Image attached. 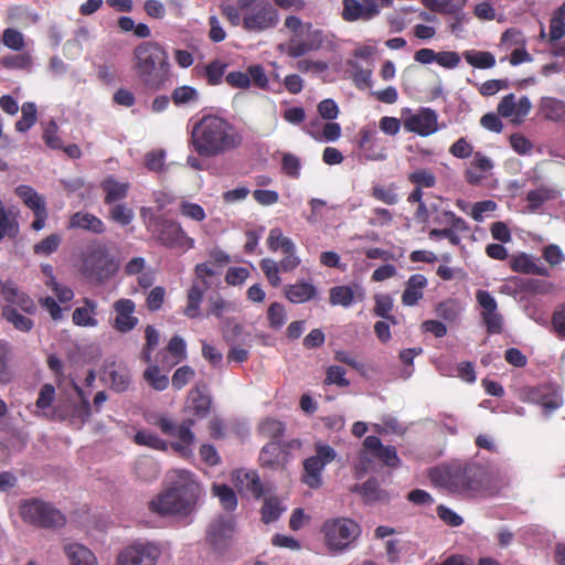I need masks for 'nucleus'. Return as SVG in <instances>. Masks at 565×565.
I'll return each mask as SVG.
<instances>
[{
  "mask_svg": "<svg viewBox=\"0 0 565 565\" xmlns=\"http://www.w3.org/2000/svg\"><path fill=\"white\" fill-rule=\"evenodd\" d=\"M221 13L233 25L247 33H263L276 29L280 14L269 0H237L235 4H221Z\"/></svg>",
  "mask_w": 565,
  "mask_h": 565,
  "instance_id": "20e7f679",
  "label": "nucleus"
},
{
  "mask_svg": "<svg viewBox=\"0 0 565 565\" xmlns=\"http://www.w3.org/2000/svg\"><path fill=\"white\" fill-rule=\"evenodd\" d=\"M375 306L373 312L376 317L383 318L392 324H396V318L391 313L393 310V299L387 294L375 295Z\"/></svg>",
  "mask_w": 565,
  "mask_h": 565,
  "instance_id": "de8ad7c7",
  "label": "nucleus"
},
{
  "mask_svg": "<svg viewBox=\"0 0 565 565\" xmlns=\"http://www.w3.org/2000/svg\"><path fill=\"white\" fill-rule=\"evenodd\" d=\"M160 554L154 543H134L119 553L116 565H156Z\"/></svg>",
  "mask_w": 565,
  "mask_h": 565,
  "instance_id": "ddd939ff",
  "label": "nucleus"
},
{
  "mask_svg": "<svg viewBox=\"0 0 565 565\" xmlns=\"http://www.w3.org/2000/svg\"><path fill=\"white\" fill-rule=\"evenodd\" d=\"M301 162L300 159L292 153H285L281 159V170L285 174L292 179H298L300 175Z\"/></svg>",
  "mask_w": 565,
  "mask_h": 565,
  "instance_id": "774afa93",
  "label": "nucleus"
},
{
  "mask_svg": "<svg viewBox=\"0 0 565 565\" xmlns=\"http://www.w3.org/2000/svg\"><path fill=\"white\" fill-rule=\"evenodd\" d=\"M104 193V203L113 205L128 196L130 183L118 181L114 175H108L99 184Z\"/></svg>",
  "mask_w": 565,
  "mask_h": 565,
  "instance_id": "c85d7f7f",
  "label": "nucleus"
},
{
  "mask_svg": "<svg viewBox=\"0 0 565 565\" xmlns=\"http://www.w3.org/2000/svg\"><path fill=\"white\" fill-rule=\"evenodd\" d=\"M443 216L445 217V227L430 230L428 234L429 238H446L454 246L460 245L461 238L459 234L469 232L470 227L468 223L452 211H443Z\"/></svg>",
  "mask_w": 565,
  "mask_h": 565,
  "instance_id": "dca6fc26",
  "label": "nucleus"
},
{
  "mask_svg": "<svg viewBox=\"0 0 565 565\" xmlns=\"http://www.w3.org/2000/svg\"><path fill=\"white\" fill-rule=\"evenodd\" d=\"M530 402L541 405L545 413H552L557 409L562 403V395L551 385H539L527 391Z\"/></svg>",
  "mask_w": 565,
  "mask_h": 565,
  "instance_id": "b1692460",
  "label": "nucleus"
},
{
  "mask_svg": "<svg viewBox=\"0 0 565 565\" xmlns=\"http://www.w3.org/2000/svg\"><path fill=\"white\" fill-rule=\"evenodd\" d=\"M19 513L25 523L40 529H60L66 524V516L58 509L40 499L22 501Z\"/></svg>",
  "mask_w": 565,
  "mask_h": 565,
  "instance_id": "1a4fd4ad",
  "label": "nucleus"
},
{
  "mask_svg": "<svg viewBox=\"0 0 565 565\" xmlns=\"http://www.w3.org/2000/svg\"><path fill=\"white\" fill-rule=\"evenodd\" d=\"M3 44L14 51H21L24 47L23 34L13 28H8L2 33Z\"/></svg>",
  "mask_w": 565,
  "mask_h": 565,
  "instance_id": "338daca9",
  "label": "nucleus"
},
{
  "mask_svg": "<svg viewBox=\"0 0 565 565\" xmlns=\"http://www.w3.org/2000/svg\"><path fill=\"white\" fill-rule=\"evenodd\" d=\"M199 99L198 90L189 85L175 87L171 93V100L177 106H183L190 103H195Z\"/></svg>",
  "mask_w": 565,
  "mask_h": 565,
  "instance_id": "6e6d98bb",
  "label": "nucleus"
},
{
  "mask_svg": "<svg viewBox=\"0 0 565 565\" xmlns=\"http://www.w3.org/2000/svg\"><path fill=\"white\" fill-rule=\"evenodd\" d=\"M195 376V371L189 366L183 365L178 367L171 379L172 387L175 391L183 388L186 384H189Z\"/></svg>",
  "mask_w": 565,
  "mask_h": 565,
  "instance_id": "69168bd1",
  "label": "nucleus"
},
{
  "mask_svg": "<svg viewBox=\"0 0 565 565\" xmlns=\"http://www.w3.org/2000/svg\"><path fill=\"white\" fill-rule=\"evenodd\" d=\"M294 245V242L289 237L284 236L280 228L275 227L269 231L267 237V246L269 250L277 252L280 249L281 252H291Z\"/></svg>",
  "mask_w": 565,
  "mask_h": 565,
  "instance_id": "8fccbe9b",
  "label": "nucleus"
},
{
  "mask_svg": "<svg viewBox=\"0 0 565 565\" xmlns=\"http://www.w3.org/2000/svg\"><path fill=\"white\" fill-rule=\"evenodd\" d=\"M84 307H78L74 310L72 319L74 324L78 327H96L98 321L95 318L97 313L96 301L84 298Z\"/></svg>",
  "mask_w": 565,
  "mask_h": 565,
  "instance_id": "72a5a7b5",
  "label": "nucleus"
},
{
  "mask_svg": "<svg viewBox=\"0 0 565 565\" xmlns=\"http://www.w3.org/2000/svg\"><path fill=\"white\" fill-rule=\"evenodd\" d=\"M512 271L525 275H536L547 277L550 271L546 267L539 264L537 259L526 253L512 255L509 260Z\"/></svg>",
  "mask_w": 565,
  "mask_h": 565,
  "instance_id": "a878e982",
  "label": "nucleus"
},
{
  "mask_svg": "<svg viewBox=\"0 0 565 565\" xmlns=\"http://www.w3.org/2000/svg\"><path fill=\"white\" fill-rule=\"evenodd\" d=\"M146 420L150 425L157 426L162 434L179 439L178 443L172 444V448L175 451L183 452L194 441V434L191 430V427L194 424L192 419L177 425L164 414L151 413L146 416Z\"/></svg>",
  "mask_w": 565,
  "mask_h": 565,
  "instance_id": "9d476101",
  "label": "nucleus"
},
{
  "mask_svg": "<svg viewBox=\"0 0 565 565\" xmlns=\"http://www.w3.org/2000/svg\"><path fill=\"white\" fill-rule=\"evenodd\" d=\"M363 446L365 450L359 454L361 469L367 470L371 463L369 451L387 467L396 468L399 466L401 459L397 456L396 448L394 446H384L377 436L365 437Z\"/></svg>",
  "mask_w": 565,
  "mask_h": 565,
  "instance_id": "f8f14e48",
  "label": "nucleus"
},
{
  "mask_svg": "<svg viewBox=\"0 0 565 565\" xmlns=\"http://www.w3.org/2000/svg\"><path fill=\"white\" fill-rule=\"evenodd\" d=\"M467 0H425V7L433 12L458 14Z\"/></svg>",
  "mask_w": 565,
  "mask_h": 565,
  "instance_id": "79ce46f5",
  "label": "nucleus"
},
{
  "mask_svg": "<svg viewBox=\"0 0 565 565\" xmlns=\"http://www.w3.org/2000/svg\"><path fill=\"white\" fill-rule=\"evenodd\" d=\"M462 55L469 65L477 68L486 70L495 65V57L491 52L469 50Z\"/></svg>",
  "mask_w": 565,
  "mask_h": 565,
  "instance_id": "c03bdc74",
  "label": "nucleus"
},
{
  "mask_svg": "<svg viewBox=\"0 0 565 565\" xmlns=\"http://www.w3.org/2000/svg\"><path fill=\"white\" fill-rule=\"evenodd\" d=\"M355 300L351 286H335L330 289L329 301L332 306L350 307Z\"/></svg>",
  "mask_w": 565,
  "mask_h": 565,
  "instance_id": "49530a36",
  "label": "nucleus"
},
{
  "mask_svg": "<svg viewBox=\"0 0 565 565\" xmlns=\"http://www.w3.org/2000/svg\"><path fill=\"white\" fill-rule=\"evenodd\" d=\"M228 64L222 60H213L202 67L200 76L205 79L210 86H217L222 83Z\"/></svg>",
  "mask_w": 565,
  "mask_h": 565,
  "instance_id": "58836bf2",
  "label": "nucleus"
},
{
  "mask_svg": "<svg viewBox=\"0 0 565 565\" xmlns=\"http://www.w3.org/2000/svg\"><path fill=\"white\" fill-rule=\"evenodd\" d=\"M492 160L480 151L472 156V160L463 171L465 181L472 186L480 185L487 174L493 169Z\"/></svg>",
  "mask_w": 565,
  "mask_h": 565,
  "instance_id": "5701e85b",
  "label": "nucleus"
},
{
  "mask_svg": "<svg viewBox=\"0 0 565 565\" xmlns=\"http://www.w3.org/2000/svg\"><path fill=\"white\" fill-rule=\"evenodd\" d=\"M285 508L277 497L266 498L262 507V521L266 524L275 522L279 519Z\"/></svg>",
  "mask_w": 565,
  "mask_h": 565,
  "instance_id": "3c124183",
  "label": "nucleus"
},
{
  "mask_svg": "<svg viewBox=\"0 0 565 565\" xmlns=\"http://www.w3.org/2000/svg\"><path fill=\"white\" fill-rule=\"evenodd\" d=\"M110 387L117 393L126 392L131 383L130 370L125 365H118L108 371Z\"/></svg>",
  "mask_w": 565,
  "mask_h": 565,
  "instance_id": "ea45409f",
  "label": "nucleus"
},
{
  "mask_svg": "<svg viewBox=\"0 0 565 565\" xmlns=\"http://www.w3.org/2000/svg\"><path fill=\"white\" fill-rule=\"evenodd\" d=\"M335 457L337 452L331 446L316 444V454L303 461L302 482L311 489L320 488L322 484L321 472Z\"/></svg>",
  "mask_w": 565,
  "mask_h": 565,
  "instance_id": "9b49d317",
  "label": "nucleus"
},
{
  "mask_svg": "<svg viewBox=\"0 0 565 565\" xmlns=\"http://www.w3.org/2000/svg\"><path fill=\"white\" fill-rule=\"evenodd\" d=\"M234 532V519L232 516H220L210 524L207 535L213 545L222 546L232 539Z\"/></svg>",
  "mask_w": 565,
  "mask_h": 565,
  "instance_id": "cd10ccee",
  "label": "nucleus"
},
{
  "mask_svg": "<svg viewBox=\"0 0 565 565\" xmlns=\"http://www.w3.org/2000/svg\"><path fill=\"white\" fill-rule=\"evenodd\" d=\"M205 385L201 388L199 385H196L194 388H192L189 392V409L190 412L199 417L204 418L209 415L211 409V397L207 395L205 391Z\"/></svg>",
  "mask_w": 565,
  "mask_h": 565,
  "instance_id": "2f4dec72",
  "label": "nucleus"
},
{
  "mask_svg": "<svg viewBox=\"0 0 565 565\" xmlns=\"http://www.w3.org/2000/svg\"><path fill=\"white\" fill-rule=\"evenodd\" d=\"M404 127L407 131L427 137L438 130L437 114L430 108H423L419 113L406 118Z\"/></svg>",
  "mask_w": 565,
  "mask_h": 565,
  "instance_id": "aec40b11",
  "label": "nucleus"
},
{
  "mask_svg": "<svg viewBox=\"0 0 565 565\" xmlns=\"http://www.w3.org/2000/svg\"><path fill=\"white\" fill-rule=\"evenodd\" d=\"M147 211L145 207L141 210V217L145 220L147 230L160 245L181 253L194 247V239L185 233L179 222L154 214L147 217Z\"/></svg>",
  "mask_w": 565,
  "mask_h": 565,
  "instance_id": "423d86ee",
  "label": "nucleus"
},
{
  "mask_svg": "<svg viewBox=\"0 0 565 565\" xmlns=\"http://www.w3.org/2000/svg\"><path fill=\"white\" fill-rule=\"evenodd\" d=\"M428 280L422 274H414L408 277L405 282V289L402 294V303L407 307H413L424 296V289L427 287Z\"/></svg>",
  "mask_w": 565,
  "mask_h": 565,
  "instance_id": "7c9ffc66",
  "label": "nucleus"
},
{
  "mask_svg": "<svg viewBox=\"0 0 565 565\" xmlns=\"http://www.w3.org/2000/svg\"><path fill=\"white\" fill-rule=\"evenodd\" d=\"M15 194L23 201V203L32 211L40 210L46 206L45 200L33 188L21 184L15 188Z\"/></svg>",
  "mask_w": 565,
  "mask_h": 565,
  "instance_id": "37998d69",
  "label": "nucleus"
},
{
  "mask_svg": "<svg viewBox=\"0 0 565 565\" xmlns=\"http://www.w3.org/2000/svg\"><path fill=\"white\" fill-rule=\"evenodd\" d=\"M62 239L61 234L52 233L33 245V254L38 256H50L60 248Z\"/></svg>",
  "mask_w": 565,
  "mask_h": 565,
  "instance_id": "09e8293b",
  "label": "nucleus"
},
{
  "mask_svg": "<svg viewBox=\"0 0 565 565\" xmlns=\"http://www.w3.org/2000/svg\"><path fill=\"white\" fill-rule=\"evenodd\" d=\"M191 142L199 156L214 158L239 148L243 137L225 118L204 115L193 125Z\"/></svg>",
  "mask_w": 565,
  "mask_h": 565,
  "instance_id": "f03ea898",
  "label": "nucleus"
},
{
  "mask_svg": "<svg viewBox=\"0 0 565 565\" xmlns=\"http://www.w3.org/2000/svg\"><path fill=\"white\" fill-rule=\"evenodd\" d=\"M134 441L137 445L146 446L156 450L167 449V443L163 439H161L158 435L147 430L137 431L134 436Z\"/></svg>",
  "mask_w": 565,
  "mask_h": 565,
  "instance_id": "bf43d9fd",
  "label": "nucleus"
},
{
  "mask_svg": "<svg viewBox=\"0 0 565 565\" xmlns=\"http://www.w3.org/2000/svg\"><path fill=\"white\" fill-rule=\"evenodd\" d=\"M19 234V223L10 212L6 210L3 202L0 200V242L4 237L14 238Z\"/></svg>",
  "mask_w": 565,
  "mask_h": 565,
  "instance_id": "a19ab883",
  "label": "nucleus"
},
{
  "mask_svg": "<svg viewBox=\"0 0 565 565\" xmlns=\"http://www.w3.org/2000/svg\"><path fill=\"white\" fill-rule=\"evenodd\" d=\"M308 30L307 40L291 39L288 46V55L291 57H300L311 51H317L323 43L322 32L320 30H313L310 32L312 24L307 23Z\"/></svg>",
  "mask_w": 565,
  "mask_h": 565,
  "instance_id": "393cba45",
  "label": "nucleus"
},
{
  "mask_svg": "<svg viewBox=\"0 0 565 565\" xmlns=\"http://www.w3.org/2000/svg\"><path fill=\"white\" fill-rule=\"evenodd\" d=\"M66 227L67 230H82L98 235L106 232V225L98 216L83 211L72 214Z\"/></svg>",
  "mask_w": 565,
  "mask_h": 565,
  "instance_id": "bb28decb",
  "label": "nucleus"
},
{
  "mask_svg": "<svg viewBox=\"0 0 565 565\" xmlns=\"http://www.w3.org/2000/svg\"><path fill=\"white\" fill-rule=\"evenodd\" d=\"M212 492L220 499L226 511H233L237 507V497L234 490L227 484H213Z\"/></svg>",
  "mask_w": 565,
  "mask_h": 565,
  "instance_id": "603ef678",
  "label": "nucleus"
},
{
  "mask_svg": "<svg viewBox=\"0 0 565 565\" xmlns=\"http://www.w3.org/2000/svg\"><path fill=\"white\" fill-rule=\"evenodd\" d=\"M408 181L418 188H434L436 185V175L428 169H417L408 174Z\"/></svg>",
  "mask_w": 565,
  "mask_h": 565,
  "instance_id": "052dcab7",
  "label": "nucleus"
},
{
  "mask_svg": "<svg viewBox=\"0 0 565 565\" xmlns=\"http://www.w3.org/2000/svg\"><path fill=\"white\" fill-rule=\"evenodd\" d=\"M532 108L531 100L522 96L515 102L514 94L505 95L498 105V114L503 118H509L513 124H521L529 115Z\"/></svg>",
  "mask_w": 565,
  "mask_h": 565,
  "instance_id": "a211bd4d",
  "label": "nucleus"
},
{
  "mask_svg": "<svg viewBox=\"0 0 565 565\" xmlns=\"http://www.w3.org/2000/svg\"><path fill=\"white\" fill-rule=\"evenodd\" d=\"M143 380L147 384L153 388L154 391H164L169 386V377L166 374H162L160 367L156 364H150L143 371Z\"/></svg>",
  "mask_w": 565,
  "mask_h": 565,
  "instance_id": "a18cd8bd",
  "label": "nucleus"
},
{
  "mask_svg": "<svg viewBox=\"0 0 565 565\" xmlns=\"http://www.w3.org/2000/svg\"><path fill=\"white\" fill-rule=\"evenodd\" d=\"M14 305L7 303L2 307L1 317L21 332H29L34 327L32 319L20 313Z\"/></svg>",
  "mask_w": 565,
  "mask_h": 565,
  "instance_id": "4c0bfd02",
  "label": "nucleus"
},
{
  "mask_svg": "<svg viewBox=\"0 0 565 565\" xmlns=\"http://www.w3.org/2000/svg\"><path fill=\"white\" fill-rule=\"evenodd\" d=\"M131 68L140 85L149 92H159L172 83L173 73L167 49L153 40L135 46Z\"/></svg>",
  "mask_w": 565,
  "mask_h": 565,
  "instance_id": "f257e3e1",
  "label": "nucleus"
},
{
  "mask_svg": "<svg viewBox=\"0 0 565 565\" xmlns=\"http://www.w3.org/2000/svg\"><path fill=\"white\" fill-rule=\"evenodd\" d=\"M233 310L234 305L225 300L222 296L217 295L215 297H210L205 316H213L221 320L227 312Z\"/></svg>",
  "mask_w": 565,
  "mask_h": 565,
  "instance_id": "5fc2aeb1",
  "label": "nucleus"
},
{
  "mask_svg": "<svg viewBox=\"0 0 565 565\" xmlns=\"http://www.w3.org/2000/svg\"><path fill=\"white\" fill-rule=\"evenodd\" d=\"M381 12L379 0H343L341 18L345 22L370 21Z\"/></svg>",
  "mask_w": 565,
  "mask_h": 565,
  "instance_id": "2eb2a0df",
  "label": "nucleus"
},
{
  "mask_svg": "<svg viewBox=\"0 0 565 565\" xmlns=\"http://www.w3.org/2000/svg\"><path fill=\"white\" fill-rule=\"evenodd\" d=\"M287 452L282 449L281 445L276 441L266 444L259 456V460L265 467H279L286 461Z\"/></svg>",
  "mask_w": 565,
  "mask_h": 565,
  "instance_id": "e433bc0d",
  "label": "nucleus"
},
{
  "mask_svg": "<svg viewBox=\"0 0 565 565\" xmlns=\"http://www.w3.org/2000/svg\"><path fill=\"white\" fill-rule=\"evenodd\" d=\"M430 479L450 493L476 497L487 490L489 476L478 463H455L430 471Z\"/></svg>",
  "mask_w": 565,
  "mask_h": 565,
  "instance_id": "39448f33",
  "label": "nucleus"
},
{
  "mask_svg": "<svg viewBox=\"0 0 565 565\" xmlns=\"http://www.w3.org/2000/svg\"><path fill=\"white\" fill-rule=\"evenodd\" d=\"M554 191L548 188H537L531 190L526 194V201L529 203V207L532 211L540 209L545 202L554 199Z\"/></svg>",
  "mask_w": 565,
  "mask_h": 565,
  "instance_id": "13d9d810",
  "label": "nucleus"
},
{
  "mask_svg": "<svg viewBox=\"0 0 565 565\" xmlns=\"http://www.w3.org/2000/svg\"><path fill=\"white\" fill-rule=\"evenodd\" d=\"M171 486L158 493L148 504L149 510L160 516L191 514L198 505L202 488L186 470H177Z\"/></svg>",
  "mask_w": 565,
  "mask_h": 565,
  "instance_id": "7ed1b4c3",
  "label": "nucleus"
},
{
  "mask_svg": "<svg viewBox=\"0 0 565 565\" xmlns=\"http://www.w3.org/2000/svg\"><path fill=\"white\" fill-rule=\"evenodd\" d=\"M21 111L22 117L15 122V129L20 132H25L36 122V106L34 103L26 102L22 105Z\"/></svg>",
  "mask_w": 565,
  "mask_h": 565,
  "instance_id": "4d7b16f0",
  "label": "nucleus"
},
{
  "mask_svg": "<svg viewBox=\"0 0 565 565\" xmlns=\"http://www.w3.org/2000/svg\"><path fill=\"white\" fill-rule=\"evenodd\" d=\"M317 287L306 280L297 281L296 284L286 285L284 287V295L291 303H305L318 297Z\"/></svg>",
  "mask_w": 565,
  "mask_h": 565,
  "instance_id": "c756f323",
  "label": "nucleus"
},
{
  "mask_svg": "<svg viewBox=\"0 0 565 565\" xmlns=\"http://www.w3.org/2000/svg\"><path fill=\"white\" fill-rule=\"evenodd\" d=\"M236 484L246 489L254 498L259 499L264 494L263 482L256 471L238 470L235 472Z\"/></svg>",
  "mask_w": 565,
  "mask_h": 565,
  "instance_id": "c9c22d12",
  "label": "nucleus"
},
{
  "mask_svg": "<svg viewBox=\"0 0 565 565\" xmlns=\"http://www.w3.org/2000/svg\"><path fill=\"white\" fill-rule=\"evenodd\" d=\"M210 288L207 280H193L189 289L186 290L185 305L182 309V313L189 319L201 318L202 311L201 306L204 300V295Z\"/></svg>",
  "mask_w": 565,
  "mask_h": 565,
  "instance_id": "4be33fe9",
  "label": "nucleus"
},
{
  "mask_svg": "<svg viewBox=\"0 0 565 565\" xmlns=\"http://www.w3.org/2000/svg\"><path fill=\"white\" fill-rule=\"evenodd\" d=\"M118 269V262L109 255L104 244L97 243L89 246L82 256L81 273L95 284L106 282Z\"/></svg>",
  "mask_w": 565,
  "mask_h": 565,
  "instance_id": "0eeeda50",
  "label": "nucleus"
},
{
  "mask_svg": "<svg viewBox=\"0 0 565 565\" xmlns=\"http://www.w3.org/2000/svg\"><path fill=\"white\" fill-rule=\"evenodd\" d=\"M70 565H96L95 554L79 543H67L63 547Z\"/></svg>",
  "mask_w": 565,
  "mask_h": 565,
  "instance_id": "473e14b6",
  "label": "nucleus"
},
{
  "mask_svg": "<svg viewBox=\"0 0 565 565\" xmlns=\"http://www.w3.org/2000/svg\"><path fill=\"white\" fill-rule=\"evenodd\" d=\"M326 385H337L339 387H348L350 381L345 377V370L340 365H331L326 371Z\"/></svg>",
  "mask_w": 565,
  "mask_h": 565,
  "instance_id": "e2e57ef3",
  "label": "nucleus"
},
{
  "mask_svg": "<svg viewBox=\"0 0 565 565\" xmlns=\"http://www.w3.org/2000/svg\"><path fill=\"white\" fill-rule=\"evenodd\" d=\"M476 300L481 308L482 323L489 334H500L503 331V316L498 311L495 298L487 290H477Z\"/></svg>",
  "mask_w": 565,
  "mask_h": 565,
  "instance_id": "4468645a",
  "label": "nucleus"
},
{
  "mask_svg": "<svg viewBox=\"0 0 565 565\" xmlns=\"http://www.w3.org/2000/svg\"><path fill=\"white\" fill-rule=\"evenodd\" d=\"M268 324L271 329L278 330L286 322L285 307L279 302H273L267 310Z\"/></svg>",
  "mask_w": 565,
  "mask_h": 565,
  "instance_id": "680f3d73",
  "label": "nucleus"
},
{
  "mask_svg": "<svg viewBox=\"0 0 565 565\" xmlns=\"http://www.w3.org/2000/svg\"><path fill=\"white\" fill-rule=\"evenodd\" d=\"M259 266L263 273L265 274L268 282L273 287H279L281 284V279L279 276L280 266L274 259L270 258L262 259Z\"/></svg>",
  "mask_w": 565,
  "mask_h": 565,
  "instance_id": "0e129e2a",
  "label": "nucleus"
},
{
  "mask_svg": "<svg viewBox=\"0 0 565 565\" xmlns=\"http://www.w3.org/2000/svg\"><path fill=\"white\" fill-rule=\"evenodd\" d=\"M359 148L366 161L384 160L385 149L379 145L377 131L374 126H365L359 131Z\"/></svg>",
  "mask_w": 565,
  "mask_h": 565,
  "instance_id": "412c9836",
  "label": "nucleus"
},
{
  "mask_svg": "<svg viewBox=\"0 0 565 565\" xmlns=\"http://www.w3.org/2000/svg\"><path fill=\"white\" fill-rule=\"evenodd\" d=\"M321 533L329 552L340 554L353 546L362 530L360 524L350 518H334L323 522Z\"/></svg>",
  "mask_w": 565,
  "mask_h": 565,
  "instance_id": "6e6552de",
  "label": "nucleus"
},
{
  "mask_svg": "<svg viewBox=\"0 0 565 565\" xmlns=\"http://www.w3.org/2000/svg\"><path fill=\"white\" fill-rule=\"evenodd\" d=\"M113 311L115 313L111 320V327L120 333H128L134 330L139 319L135 316L136 303L128 298H120L113 303Z\"/></svg>",
  "mask_w": 565,
  "mask_h": 565,
  "instance_id": "f3484780",
  "label": "nucleus"
},
{
  "mask_svg": "<svg viewBox=\"0 0 565 565\" xmlns=\"http://www.w3.org/2000/svg\"><path fill=\"white\" fill-rule=\"evenodd\" d=\"M110 206L111 207L109 209L108 217L113 222H115L121 226H127L132 222V220L135 217L134 210L131 207H129L126 203L118 202Z\"/></svg>",
  "mask_w": 565,
  "mask_h": 565,
  "instance_id": "864d4df0",
  "label": "nucleus"
},
{
  "mask_svg": "<svg viewBox=\"0 0 565 565\" xmlns=\"http://www.w3.org/2000/svg\"><path fill=\"white\" fill-rule=\"evenodd\" d=\"M540 113L547 120L565 122V102L554 97H543L540 103Z\"/></svg>",
  "mask_w": 565,
  "mask_h": 565,
  "instance_id": "f704fd0d",
  "label": "nucleus"
},
{
  "mask_svg": "<svg viewBox=\"0 0 565 565\" xmlns=\"http://www.w3.org/2000/svg\"><path fill=\"white\" fill-rule=\"evenodd\" d=\"M0 299L7 303L15 305L25 313L32 315L36 311V306L32 298L10 279L4 281L0 279Z\"/></svg>",
  "mask_w": 565,
  "mask_h": 565,
  "instance_id": "6ab92c4d",
  "label": "nucleus"
}]
</instances>
